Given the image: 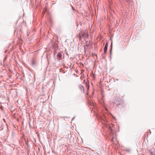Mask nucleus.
<instances>
[{"mask_svg": "<svg viewBox=\"0 0 155 155\" xmlns=\"http://www.w3.org/2000/svg\"><path fill=\"white\" fill-rule=\"evenodd\" d=\"M88 36V34L87 33V31L85 30L79 34V39H81L82 38H87Z\"/></svg>", "mask_w": 155, "mask_h": 155, "instance_id": "nucleus-1", "label": "nucleus"}, {"mask_svg": "<svg viewBox=\"0 0 155 155\" xmlns=\"http://www.w3.org/2000/svg\"><path fill=\"white\" fill-rule=\"evenodd\" d=\"M79 88L80 89L81 91L84 92V89L83 86L81 85H80L78 86Z\"/></svg>", "mask_w": 155, "mask_h": 155, "instance_id": "nucleus-2", "label": "nucleus"}, {"mask_svg": "<svg viewBox=\"0 0 155 155\" xmlns=\"http://www.w3.org/2000/svg\"><path fill=\"white\" fill-rule=\"evenodd\" d=\"M108 47V42H107L104 48V53H106L107 52Z\"/></svg>", "mask_w": 155, "mask_h": 155, "instance_id": "nucleus-3", "label": "nucleus"}, {"mask_svg": "<svg viewBox=\"0 0 155 155\" xmlns=\"http://www.w3.org/2000/svg\"><path fill=\"white\" fill-rule=\"evenodd\" d=\"M62 54H61L59 52L57 54V59L59 60H60L61 59Z\"/></svg>", "mask_w": 155, "mask_h": 155, "instance_id": "nucleus-4", "label": "nucleus"}, {"mask_svg": "<svg viewBox=\"0 0 155 155\" xmlns=\"http://www.w3.org/2000/svg\"><path fill=\"white\" fill-rule=\"evenodd\" d=\"M113 117H114V119H115V117H114V116H113Z\"/></svg>", "mask_w": 155, "mask_h": 155, "instance_id": "nucleus-5", "label": "nucleus"}, {"mask_svg": "<svg viewBox=\"0 0 155 155\" xmlns=\"http://www.w3.org/2000/svg\"><path fill=\"white\" fill-rule=\"evenodd\" d=\"M112 43H111V46H112Z\"/></svg>", "mask_w": 155, "mask_h": 155, "instance_id": "nucleus-6", "label": "nucleus"}]
</instances>
